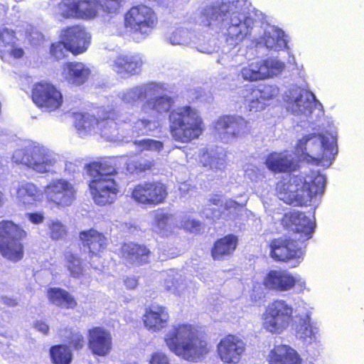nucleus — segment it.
I'll return each mask as SVG.
<instances>
[{"mask_svg": "<svg viewBox=\"0 0 364 364\" xmlns=\"http://www.w3.org/2000/svg\"><path fill=\"white\" fill-rule=\"evenodd\" d=\"M87 172L92 178L89 187L94 202L100 205L112 203L119 192L115 168L105 163L93 162L87 166Z\"/></svg>", "mask_w": 364, "mask_h": 364, "instance_id": "39448f33", "label": "nucleus"}, {"mask_svg": "<svg viewBox=\"0 0 364 364\" xmlns=\"http://www.w3.org/2000/svg\"><path fill=\"white\" fill-rule=\"evenodd\" d=\"M296 332L299 339L309 344L318 341L320 336L319 329L311 323L309 313L301 318V322L296 327Z\"/></svg>", "mask_w": 364, "mask_h": 364, "instance_id": "c9c22d12", "label": "nucleus"}, {"mask_svg": "<svg viewBox=\"0 0 364 364\" xmlns=\"http://www.w3.org/2000/svg\"><path fill=\"white\" fill-rule=\"evenodd\" d=\"M135 144L141 151L144 150L159 151L163 147L161 141L150 139L136 141Z\"/></svg>", "mask_w": 364, "mask_h": 364, "instance_id": "603ef678", "label": "nucleus"}, {"mask_svg": "<svg viewBox=\"0 0 364 364\" xmlns=\"http://www.w3.org/2000/svg\"><path fill=\"white\" fill-rule=\"evenodd\" d=\"M65 265L73 277L78 278L83 273L80 258L72 252H68L65 255Z\"/></svg>", "mask_w": 364, "mask_h": 364, "instance_id": "de8ad7c7", "label": "nucleus"}, {"mask_svg": "<svg viewBox=\"0 0 364 364\" xmlns=\"http://www.w3.org/2000/svg\"><path fill=\"white\" fill-rule=\"evenodd\" d=\"M30 36V41L33 44H38L41 42V41L43 39V35L38 31H32L29 34Z\"/></svg>", "mask_w": 364, "mask_h": 364, "instance_id": "69168bd1", "label": "nucleus"}, {"mask_svg": "<svg viewBox=\"0 0 364 364\" xmlns=\"http://www.w3.org/2000/svg\"><path fill=\"white\" fill-rule=\"evenodd\" d=\"M97 1L98 0H75L77 18L84 19L94 18L98 11L103 7L102 4Z\"/></svg>", "mask_w": 364, "mask_h": 364, "instance_id": "a19ab883", "label": "nucleus"}, {"mask_svg": "<svg viewBox=\"0 0 364 364\" xmlns=\"http://www.w3.org/2000/svg\"><path fill=\"white\" fill-rule=\"evenodd\" d=\"M47 296L53 304L62 308L73 309L77 305L74 296L66 290L60 288L53 287L48 289Z\"/></svg>", "mask_w": 364, "mask_h": 364, "instance_id": "e433bc0d", "label": "nucleus"}, {"mask_svg": "<svg viewBox=\"0 0 364 364\" xmlns=\"http://www.w3.org/2000/svg\"><path fill=\"white\" fill-rule=\"evenodd\" d=\"M170 131L173 139L188 143L198 139L205 130L199 112L189 105L178 107L169 114Z\"/></svg>", "mask_w": 364, "mask_h": 364, "instance_id": "423d86ee", "label": "nucleus"}, {"mask_svg": "<svg viewBox=\"0 0 364 364\" xmlns=\"http://www.w3.org/2000/svg\"><path fill=\"white\" fill-rule=\"evenodd\" d=\"M149 364H171V363L165 353H155L152 355Z\"/></svg>", "mask_w": 364, "mask_h": 364, "instance_id": "bf43d9fd", "label": "nucleus"}, {"mask_svg": "<svg viewBox=\"0 0 364 364\" xmlns=\"http://www.w3.org/2000/svg\"><path fill=\"white\" fill-rule=\"evenodd\" d=\"M193 36L188 30L179 28L171 34L169 41L173 46H188L192 42Z\"/></svg>", "mask_w": 364, "mask_h": 364, "instance_id": "8fccbe9b", "label": "nucleus"}, {"mask_svg": "<svg viewBox=\"0 0 364 364\" xmlns=\"http://www.w3.org/2000/svg\"><path fill=\"white\" fill-rule=\"evenodd\" d=\"M124 20L127 28L146 36L152 31L158 22L154 11L144 5L132 7L126 14Z\"/></svg>", "mask_w": 364, "mask_h": 364, "instance_id": "4468645a", "label": "nucleus"}, {"mask_svg": "<svg viewBox=\"0 0 364 364\" xmlns=\"http://www.w3.org/2000/svg\"><path fill=\"white\" fill-rule=\"evenodd\" d=\"M122 0H98L100 3L102 4V9L109 13L116 11L120 6Z\"/></svg>", "mask_w": 364, "mask_h": 364, "instance_id": "4d7b16f0", "label": "nucleus"}, {"mask_svg": "<svg viewBox=\"0 0 364 364\" xmlns=\"http://www.w3.org/2000/svg\"><path fill=\"white\" fill-rule=\"evenodd\" d=\"M26 237V232L11 220L0 221V253L13 262L23 257V247L21 240Z\"/></svg>", "mask_w": 364, "mask_h": 364, "instance_id": "1a4fd4ad", "label": "nucleus"}, {"mask_svg": "<svg viewBox=\"0 0 364 364\" xmlns=\"http://www.w3.org/2000/svg\"><path fill=\"white\" fill-rule=\"evenodd\" d=\"M215 128L218 136L226 142L242 137L250 131L249 122L239 115L220 117L215 123Z\"/></svg>", "mask_w": 364, "mask_h": 364, "instance_id": "f3484780", "label": "nucleus"}, {"mask_svg": "<svg viewBox=\"0 0 364 364\" xmlns=\"http://www.w3.org/2000/svg\"><path fill=\"white\" fill-rule=\"evenodd\" d=\"M166 90V88L164 84L151 82L127 88L119 92L118 97L124 104L134 107L139 101L151 96L159 95Z\"/></svg>", "mask_w": 364, "mask_h": 364, "instance_id": "aec40b11", "label": "nucleus"}, {"mask_svg": "<svg viewBox=\"0 0 364 364\" xmlns=\"http://www.w3.org/2000/svg\"><path fill=\"white\" fill-rule=\"evenodd\" d=\"M75 126L77 134L80 137H85L89 134L97 133L96 126L99 119L89 114L76 113L74 114Z\"/></svg>", "mask_w": 364, "mask_h": 364, "instance_id": "4c0bfd02", "label": "nucleus"}, {"mask_svg": "<svg viewBox=\"0 0 364 364\" xmlns=\"http://www.w3.org/2000/svg\"><path fill=\"white\" fill-rule=\"evenodd\" d=\"M57 13L65 18L76 17L75 0H65L57 7Z\"/></svg>", "mask_w": 364, "mask_h": 364, "instance_id": "3c124183", "label": "nucleus"}, {"mask_svg": "<svg viewBox=\"0 0 364 364\" xmlns=\"http://www.w3.org/2000/svg\"><path fill=\"white\" fill-rule=\"evenodd\" d=\"M80 239L82 245L87 247L92 255L103 251L107 246L105 236L95 229L80 232Z\"/></svg>", "mask_w": 364, "mask_h": 364, "instance_id": "72a5a7b5", "label": "nucleus"}, {"mask_svg": "<svg viewBox=\"0 0 364 364\" xmlns=\"http://www.w3.org/2000/svg\"><path fill=\"white\" fill-rule=\"evenodd\" d=\"M68 51L70 50L67 48V45L63 40L61 42L53 43L50 48L51 55L57 60L63 59Z\"/></svg>", "mask_w": 364, "mask_h": 364, "instance_id": "864d4df0", "label": "nucleus"}, {"mask_svg": "<svg viewBox=\"0 0 364 364\" xmlns=\"http://www.w3.org/2000/svg\"><path fill=\"white\" fill-rule=\"evenodd\" d=\"M26 218L32 223L38 225L44 220V215L42 213H28L26 214Z\"/></svg>", "mask_w": 364, "mask_h": 364, "instance_id": "052dcab7", "label": "nucleus"}, {"mask_svg": "<svg viewBox=\"0 0 364 364\" xmlns=\"http://www.w3.org/2000/svg\"><path fill=\"white\" fill-rule=\"evenodd\" d=\"M282 222L286 228L298 235L296 239L301 242L312 237L314 223L304 213L299 212L287 213Z\"/></svg>", "mask_w": 364, "mask_h": 364, "instance_id": "412c9836", "label": "nucleus"}, {"mask_svg": "<svg viewBox=\"0 0 364 364\" xmlns=\"http://www.w3.org/2000/svg\"><path fill=\"white\" fill-rule=\"evenodd\" d=\"M48 235L53 240L64 239L68 232L67 227L58 219H50L46 223Z\"/></svg>", "mask_w": 364, "mask_h": 364, "instance_id": "49530a36", "label": "nucleus"}, {"mask_svg": "<svg viewBox=\"0 0 364 364\" xmlns=\"http://www.w3.org/2000/svg\"><path fill=\"white\" fill-rule=\"evenodd\" d=\"M284 68V63L277 58H257L243 66L239 75L245 81L257 82L277 76Z\"/></svg>", "mask_w": 364, "mask_h": 364, "instance_id": "9d476101", "label": "nucleus"}, {"mask_svg": "<svg viewBox=\"0 0 364 364\" xmlns=\"http://www.w3.org/2000/svg\"><path fill=\"white\" fill-rule=\"evenodd\" d=\"M279 94V89L272 85H262L245 97V105L250 112H259L264 109L267 102Z\"/></svg>", "mask_w": 364, "mask_h": 364, "instance_id": "5701e85b", "label": "nucleus"}, {"mask_svg": "<svg viewBox=\"0 0 364 364\" xmlns=\"http://www.w3.org/2000/svg\"><path fill=\"white\" fill-rule=\"evenodd\" d=\"M61 38L70 52L74 54H80L87 49L91 36L84 28L75 26L63 30Z\"/></svg>", "mask_w": 364, "mask_h": 364, "instance_id": "b1692460", "label": "nucleus"}, {"mask_svg": "<svg viewBox=\"0 0 364 364\" xmlns=\"http://www.w3.org/2000/svg\"><path fill=\"white\" fill-rule=\"evenodd\" d=\"M90 75V70L79 62L66 63L62 67L61 75L69 84L80 86L84 84Z\"/></svg>", "mask_w": 364, "mask_h": 364, "instance_id": "c85d7f7f", "label": "nucleus"}, {"mask_svg": "<svg viewBox=\"0 0 364 364\" xmlns=\"http://www.w3.org/2000/svg\"><path fill=\"white\" fill-rule=\"evenodd\" d=\"M326 181V177L316 171L293 175L289 180L277 183V196L287 204L314 205L317 197L324 193Z\"/></svg>", "mask_w": 364, "mask_h": 364, "instance_id": "f03ea898", "label": "nucleus"}, {"mask_svg": "<svg viewBox=\"0 0 364 364\" xmlns=\"http://www.w3.org/2000/svg\"><path fill=\"white\" fill-rule=\"evenodd\" d=\"M295 238L279 237L272 240L269 245L270 255L277 261L289 262L296 267L303 260L304 251L301 242Z\"/></svg>", "mask_w": 364, "mask_h": 364, "instance_id": "f8f14e48", "label": "nucleus"}, {"mask_svg": "<svg viewBox=\"0 0 364 364\" xmlns=\"http://www.w3.org/2000/svg\"><path fill=\"white\" fill-rule=\"evenodd\" d=\"M268 364H301V359L293 348L288 345H276L267 355Z\"/></svg>", "mask_w": 364, "mask_h": 364, "instance_id": "cd10ccee", "label": "nucleus"}, {"mask_svg": "<svg viewBox=\"0 0 364 364\" xmlns=\"http://www.w3.org/2000/svg\"><path fill=\"white\" fill-rule=\"evenodd\" d=\"M32 99L38 107L46 112L59 109L63 102L61 92L49 82L36 84L32 92Z\"/></svg>", "mask_w": 364, "mask_h": 364, "instance_id": "6ab92c4d", "label": "nucleus"}, {"mask_svg": "<svg viewBox=\"0 0 364 364\" xmlns=\"http://www.w3.org/2000/svg\"><path fill=\"white\" fill-rule=\"evenodd\" d=\"M108 63L118 75L127 78L140 72L143 60L138 55H118L110 58Z\"/></svg>", "mask_w": 364, "mask_h": 364, "instance_id": "393cba45", "label": "nucleus"}, {"mask_svg": "<svg viewBox=\"0 0 364 364\" xmlns=\"http://www.w3.org/2000/svg\"><path fill=\"white\" fill-rule=\"evenodd\" d=\"M16 38L14 32L5 27H0V53L1 58L6 55L12 56L14 58H20L23 55V50L16 45Z\"/></svg>", "mask_w": 364, "mask_h": 364, "instance_id": "7c9ffc66", "label": "nucleus"}, {"mask_svg": "<svg viewBox=\"0 0 364 364\" xmlns=\"http://www.w3.org/2000/svg\"><path fill=\"white\" fill-rule=\"evenodd\" d=\"M168 193L166 186L160 182H145L136 186L132 192V198L136 203L147 205L163 203Z\"/></svg>", "mask_w": 364, "mask_h": 364, "instance_id": "a211bd4d", "label": "nucleus"}, {"mask_svg": "<svg viewBox=\"0 0 364 364\" xmlns=\"http://www.w3.org/2000/svg\"><path fill=\"white\" fill-rule=\"evenodd\" d=\"M296 154L309 164L329 167L338 153L335 127L318 134H309L299 139Z\"/></svg>", "mask_w": 364, "mask_h": 364, "instance_id": "20e7f679", "label": "nucleus"}, {"mask_svg": "<svg viewBox=\"0 0 364 364\" xmlns=\"http://www.w3.org/2000/svg\"><path fill=\"white\" fill-rule=\"evenodd\" d=\"M69 343L75 348H82L84 345V337L78 331L70 332Z\"/></svg>", "mask_w": 364, "mask_h": 364, "instance_id": "6e6d98bb", "label": "nucleus"}, {"mask_svg": "<svg viewBox=\"0 0 364 364\" xmlns=\"http://www.w3.org/2000/svg\"><path fill=\"white\" fill-rule=\"evenodd\" d=\"M211 4L201 11L199 21L212 29L226 28L225 41L235 46L259 28L253 39L257 46H265L270 50L287 48V36L282 29L268 24L262 12L248 9L247 0H210Z\"/></svg>", "mask_w": 364, "mask_h": 364, "instance_id": "f257e3e1", "label": "nucleus"}, {"mask_svg": "<svg viewBox=\"0 0 364 364\" xmlns=\"http://www.w3.org/2000/svg\"><path fill=\"white\" fill-rule=\"evenodd\" d=\"M237 239L232 235L225 236L218 240L212 250V256L215 259H223L225 257L230 255L235 250Z\"/></svg>", "mask_w": 364, "mask_h": 364, "instance_id": "58836bf2", "label": "nucleus"}, {"mask_svg": "<svg viewBox=\"0 0 364 364\" xmlns=\"http://www.w3.org/2000/svg\"><path fill=\"white\" fill-rule=\"evenodd\" d=\"M159 127V122L156 120L148 119H139L132 125V132L136 135L148 134Z\"/></svg>", "mask_w": 364, "mask_h": 364, "instance_id": "09e8293b", "label": "nucleus"}, {"mask_svg": "<svg viewBox=\"0 0 364 364\" xmlns=\"http://www.w3.org/2000/svg\"><path fill=\"white\" fill-rule=\"evenodd\" d=\"M60 156L47 147L34 142L16 149L11 157L16 164H22L39 173L51 172Z\"/></svg>", "mask_w": 364, "mask_h": 364, "instance_id": "0eeeda50", "label": "nucleus"}, {"mask_svg": "<svg viewBox=\"0 0 364 364\" xmlns=\"http://www.w3.org/2000/svg\"><path fill=\"white\" fill-rule=\"evenodd\" d=\"M16 196L20 203L25 205H33L42 200L43 193L34 183L24 181L18 185L16 189Z\"/></svg>", "mask_w": 364, "mask_h": 364, "instance_id": "f704fd0d", "label": "nucleus"}, {"mask_svg": "<svg viewBox=\"0 0 364 364\" xmlns=\"http://www.w3.org/2000/svg\"><path fill=\"white\" fill-rule=\"evenodd\" d=\"M293 306L283 299H277L269 303L262 314V328L272 335L286 331L294 321Z\"/></svg>", "mask_w": 364, "mask_h": 364, "instance_id": "6e6552de", "label": "nucleus"}, {"mask_svg": "<svg viewBox=\"0 0 364 364\" xmlns=\"http://www.w3.org/2000/svg\"><path fill=\"white\" fill-rule=\"evenodd\" d=\"M50 355L55 364H70L73 358L71 350L63 345L53 346Z\"/></svg>", "mask_w": 364, "mask_h": 364, "instance_id": "a18cd8bd", "label": "nucleus"}, {"mask_svg": "<svg viewBox=\"0 0 364 364\" xmlns=\"http://www.w3.org/2000/svg\"><path fill=\"white\" fill-rule=\"evenodd\" d=\"M265 164L273 172H289L296 170L297 161L289 151L273 152L267 156Z\"/></svg>", "mask_w": 364, "mask_h": 364, "instance_id": "bb28decb", "label": "nucleus"}, {"mask_svg": "<svg viewBox=\"0 0 364 364\" xmlns=\"http://www.w3.org/2000/svg\"><path fill=\"white\" fill-rule=\"evenodd\" d=\"M172 216L162 210L154 212L153 229L156 232L166 235L171 231Z\"/></svg>", "mask_w": 364, "mask_h": 364, "instance_id": "79ce46f5", "label": "nucleus"}, {"mask_svg": "<svg viewBox=\"0 0 364 364\" xmlns=\"http://www.w3.org/2000/svg\"><path fill=\"white\" fill-rule=\"evenodd\" d=\"M263 284L267 289L277 292L289 291L295 287L298 293H302L306 287L303 277L284 269L270 270L264 277Z\"/></svg>", "mask_w": 364, "mask_h": 364, "instance_id": "ddd939ff", "label": "nucleus"}, {"mask_svg": "<svg viewBox=\"0 0 364 364\" xmlns=\"http://www.w3.org/2000/svg\"><path fill=\"white\" fill-rule=\"evenodd\" d=\"M142 320L146 330L151 333H159L168 326L170 315L166 306L152 304L146 307Z\"/></svg>", "mask_w": 364, "mask_h": 364, "instance_id": "4be33fe9", "label": "nucleus"}, {"mask_svg": "<svg viewBox=\"0 0 364 364\" xmlns=\"http://www.w3.org/2000/svg\"><path fill=\"white\" fill-rule=\"evenodd\" d=\"M97 132L107 141H116L118 139V133L116 122L111 118L107 117L99 120L96 126Z\"/></svg>", "mask_w": 364, "mask_h": 364, "instance_id": "c03bdc74", "label": "nucleus"}, {"mask_svg": "<svg viewBox=\"0 0 364 364\" xmlns=\"http://www.w3.org/2000/svg\"><path fill=\"white\" fill-rule=\"evenodd\" d=\"M183 226L186 230L190 232H194L199 230L200 223L195 220L188 219L184 222Z\"/></svg>", "mask_w": 364, "mask_h": 364, "instance_id": "680f3d73", "label": "nucleus"}, {"mask_svg": "<svg viewBox=\"0 0 364 364\" xmlns=\"http://www.w3.org/2000/svg\"><path fill=\"white\" fill-rule=\"evenodd\" d=\"M33 326L37 331L44 334L48 333L49 330V327L47 323L42 321H36L34 323Z\"/></svg>", "mask_w": 364, "mask_h": 364, "instance_id": "0e129e2a", "label": "nucleus"}, {"mask_svg": "<svg viewBox=\"0 0 364 364\" xmlns=\"http://www.w3.org/2000/svg\"><path fill=\"white\" fill-rule=\"evenodd\" d=\"M97 132L107 141H116L118 139V133L116 122L111 118L107 117L99 120L96 126Z\"/></svg>", "mask_w": 364, "mask_h": 364, "instance_id": "37998d69", "label": "nucleus"}, {"mask_svg": "<svg viewBox=\"0 0 364 364\" xmlns=\"http://www.w3.org/2000/svg\"><path fill=\"white\" fill-rule=\"evenodd\" d=\"M285 101L289 112L294 115L308 119L314 109L322 113V105L315 95L306 90L295 87L289 90Z\"/></svg>", "mask_w": 364, "mask_h": 364, "instance_id": "9b49d317", "label": "nucleus"}, {"mask_svg": "<svg viewBox=\"0 0 364 364\" xmlns=\"http://www.w3.org/2000/svg\"><path fill=\"white\" fill-rule=\"evenodd\" d=\"M200 162L203 164V166H208L210 169L222 170L225 164V155L222 151L201 150Z\"/></svg>", "mask_w": 364, "mask_h": 364, "instance_id": "ea45409f", "label": "nucleus"}, {"mask_svg": "<svg viewBox=\"0 0 364 364\" xmlns=\"http://www.w3.org/2000/svg\"><path fill=\"white\" fill-rule=\"evenodd\" d=\"M173 100L168 95L156 96L147 99L141 105V112L151 117L167 112L173 105Z\"/></svg>", "mask_w": 364, "mask_h": 364, "instance_id": "2f4dec72", "label": "nucleus"}, {"mask_svg": "<svg viewBox=\"0 0 364 364\" xmlns=\"http://www.w3.org/2000/svg\"><path fill=\"white\" fill-rule=\"evenodd\" d=\"M150 251L146 246L133 242L124 243L120 250V255L128 264L139 265L148 262Z\"/></svg>", "mask_w": 364, "mask_h": 364, "instance_id": "c756f323", "label": "nucleus"}, {"mask_svg": "<svg viewBox=\"0 0 364 364\" xmlns=\"http://www.w3.org/2000/svg\"><path fill=\"white\" fill-rule=\"evenodd\" d=\"M247 203V199L245 198L243 201L237 202L232 199L226 200L224 203V207L228 210H233L237 212L240 210L244 206H245Z\"/></svg>", "mask_w": 364, "mask_h": 364, "instance_id": "13d9d810", "label": "nucleus"}, {"mask_svg": "<svg viewBox=\"0 0 364 364\" xmlns=\"http://www.w3.org/2000/svg\"><path fill=\"white\" fill-rule=\"evenodd\" d=\"M125 286L129 289H134L138 285V279L136 277H127L124 280Z\"/></svg>", "mask_w": 364, "mask_h": 364, "instance_id": "e2e57ef3", "label": "nucleus"}, {"mask_svg": "<svg viewBox=\"0 0 364 364\" xmlns=\"http://www.w3.org/2000/svg\"><path fill=\"white\" fill-rule=\"evenodd\" d=\"M88 344L93 354L105 356L112 349L111 334L104 328H92L89 331Z\"/></svg>", "mask_w": 364, "mask_h": 364, "instance_id": "a878e982", "label": "nucleus"}, {"mask_svg": "<svg viewBox=\"0 0 364 364\" xmlns=\"http://www.w3.org/2000/svg\"><path fill=\"white\" fill-rule=\"evenodd\" d=\"M164 285L166 291L180 297H185L190 289V282L173 270L166 274Z\"/></svg>", "mask_w": 364, "mask_h": 364, "instance_id": "473e14b6", "label": "nucleus"}, {"mask_svg": "<svg viewBox=\"0 0 364 364\" xmlns=\"http://www.w3.org/2000/svg\"><path fill=\"white\" fill-rule=\"evenodd\" d=\"M245 177L252 181H257L262 178L261 171L253 164H247L245 168Z\"/></svg>", "mask_w": 364, "mask_h": 364, "instance_id": "5fc2aeb1", "label": "nucleus"}, {"mask_svg": "<svg viewBox=\"0 0 364 364\" xmlns=\"http://www.w3.org/2000/svg\"><path fill=\"white\" fill-rule=\"evenodd\" d=\"M191 189L190 184L187 183H181L179 186V191L182 194H186Z\"/></svg>", "mask_w": 364, "mask_h": 364, "instance_id": "338daca9", "label": "nucleus"}, {"mask_svg": "<svg viewBox=\"0 0 364 364\" xmlns=\"http://www.w3.org/2000/svg\"><path fill=\"white\" fill-rule=\"evenodd\" d=\"M164 341L171 352L189 362L200 360L210 350L198 327L191 323L173 324L166 331Z\"/></svg>", "mask_w": 364, "mask_h": 364, "instance_id": "7ed1b4c3", "label": "nucleus"}, {"mask_svg": "<svg viewBox=\"0 0 364 364\" xmlns=\"http://www.w3.org/2000/svg\"><path fill=\"white\" fill-rule=\"evenodd\" d=\"M247 350L246 343L239 336L229 334L216 346L217 355L224 364H239Z\"/></svg>", "mask_w": 364, "mask_h": 364, "instance_id": "2eb2a0df", "label": "nucleus"}, {"mask_svg": "<svg viewBox=\"0 0 364 364\" xmlns=\"http://www.w3.org/2000/svg\"><path fill=\"white\" fill-rule=\"evenodd\" d=\"M65 170L69 173L75 172L76 166L72 162H67L65 165Z\"/></svg>", "mask_w": 364, "mask_h": 364, "instance_id": "774afa93", "label": "nucleus"}, {"mask_svg": "<svg viewBox=\"0 0 364 364\" xmlns=\"http://www.w3.org/2000/svg\"><path fill=\"white\" fill-rule=\"evenodd\" d=\"M76 193L74 185L63 178L52 180L44 188L48 201L63 208L70 206L74 202Z\"/></svg>", "mask_w": 364, "mask_h": 364, "instance_id": "dca6fc26", "label": "nucleus"}]
</instances>
